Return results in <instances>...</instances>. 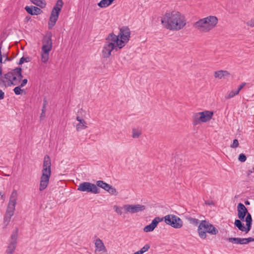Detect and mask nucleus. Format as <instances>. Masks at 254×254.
Returning <instances> with one entry per match:
<instances>
[{"instance_id": "6e6d98bb", "label": "nucleus", "mask_w": 254, "mask_h": 254, "mask_svg": "<svg viewBox=\"0 0 254 254\" xmlns=\"http://www.w3.org/2000/svg\"><path fill=\"white\" fill-rule=\"evenodd\" d=\"M252 173H253L252 171L249 170L248 173V175H250V174H252Z\"/></svg>"}, {"instance_id": "f704fd0d", "label": "nucleus", "mask_w": 254, "mask_h": 254, "mask_svg": "<svg viewBox=\"0 0 254 254\" xmlns=\"http://www.w3.org/2000/svg\"><path fill=\"white\" fill-rule=\"evenodd\" d=\"M238 94H239V91H231L228 94V95L225 97V98L227 99H230Z\"/></svg>"}, {"instance_id": "49530a36", "label": "nucleus", "mask_w": 254, "mask_h": 254, "mask_svg": "<svg viewBox=\"0 0 254 254\" xmlns=\"http://www.w3.org/2000/svg\"><path fill=\"white\" fill-rule=\"evenodd\" d=\"M205 204L207 205H214V203L213 202V201L212 200H209L208 201H205Z\"/></svg>"}, {"instance_id": "7ed1b4c3", "label": "nucleus", "mask_w": 254, "mask_h": 254, "mask_svg": "<svg viewBox=\"0 0 254 254\" xmlns=\"http://www.w3.org/2000/svg\"><path fill=\"white\" fill-rule=\"evenodd\" d=\"M115 37L111 35L110 33L105 38V42L101 52L102 56L104 59L109 58L111 56L112 51H118L122 49L118 42L117 39H115Z\"/></svg>"}, {"instance_id": "de8ad7c7", "label": "nucleus", "mask_w": 254, "mask_h": 254, "mask_svg": "<svg viewBox=\"0 0 254 254\" xmlns=\"http://www.w3.org/2000/svg\"><path fill=\"white\" fill-rule=\"evenodd\" d=\"M246 243H247V244H248L250 242H254V238H251V237H249V238H246Z\"/></svg>"}, {"instance_id": "79ce46f5", "label": "nucleus", "mask_w": 254, "mask_h": 254, "mask_svg": "<svg viewBox=\"0 0 254 254\" xmlns=\"http://www.w3.org/2000/svg\"><path fill=\"white\" fill-rule=\"evenodd\" d=\"M189 220L191 223L194 225H197L199 222V220L198 219L193 218H189Z\"/></svg>"}, {"instance_id": "09e8293b", "label": "nucleus", "mask_w": 254, "mask_h": 254, "mask_svg": "<svg viewBox=\"0 0 254 254\" xmlns=\"http://www.w3.org/2000/svg\"><path fill=\"white\" fill-rule=\"evenodd\" d=\"M4 92L0 89V100L3 99L4 98Z\"/></svg>"}, {"instance_id": "a19ab883", "label": "nucleus", "mask_w": 254, "mask_h": 254, "mask_svg": "<svg viewBox=\"0 0 254 254\" xmlns=\"http://www.w3.org/2000/svg\"><path fill=\"white\" fill-rule=\"evenodd\" d=\"M239 141H238V139H235L233 140V143L231 145V147L235 148L238 147L239 146Z\"/></svg>"}, {"instance_id": "8fccbe9b", "label": "nucleus", "mask_w": 254, "mask_h": 254, "mask_svg": "<svg viewBox=\"0 0 254 254\" xmlns=\"http://www.w3.org/2000/svg\"><path fill=\"white\" fill-rule=\"evenodd\" d=\"M246 85L245 83H243L242 84H241L239 87H238V89L237 91H239V92L244 87V86Z\"/></svg>"}, {"instance_id": "6e6552de", "label": "nucleus", "mask_w": 254, "mask_h": 254, "mask_svg": "<svg viewBox=\"0 0 254 254\" xmlns=\"http://www.w3.org/2000/svg\"><path fill=\"white\" fill-rule=\"evenodd\" d=\"M110 34L115 37V39L117 38L116 41L122 48H123L129 41L130 31L127 26H123L120 29V32L118 35H115L114 33H111Z\"/></svg>"}, {"instance_id": "c756f323", "label": "nucleus", "mask_w": 254, "mask_h": 254, "mask_svg": "<svg viewBox=\"0 0 254 254\" xmlns=\"http://www.w3.org/2000/svg\"><path fill=\"white\" fill-rule=\"evenodd\" d=\"M107 191L112 195H117L118 194L116 189L111 185L109 186V188H108Z\"/></svg>"}, {"instance_id": "39448f33", "label": "nucleus", "mask_w": 254, "mask_h": 254, "mask_svg": "<svg viewBox=\"0 0 254 254\" xmlns=\"http://www.w3.org/2000/svg\"><path fill=\"white\" fill-rule=\"evenodd\" d=\"M21 71V68L16 67L4 75V78L7 80L8 86L16 85L20 83L23 77Z\"/></svg>"}, {"instance_id": "a18cd8bd", "label": "nucleus", "mask_w": 254, "mask_h": 254, "mask_svg": "<svg viewBox=\"0 0 254 254\" xmlns=\"http://www.w3.org/2000/svg\"><path fill=\"white\" fill-rule=\"evenodd\" d=\"M27 83V79H24L22 80V82L21 83L20 87H24Z\"/></svg>"}, {"instance_id": "c85d7f7f", "label": "nucleus", "mask_w": 254, "mask_h": 254, "mask_svg": "<svg viewBox=\"0 0 254 254\" xmlns=\"http://www.w3.org/2000/svg\"><path fill=\"white\" fill-rule=\"evenodd\" d=\"M112 3L111 0H101L98 3V5L101 8H104L107 7Z\"/></svg>"}, {"instance_id": "f8f14e48", "label": "nucleus", "mask_w": 254, "mask_h": 254, "mask_svg": "<svg viewBox=\"0 0 254 254\" xmlns=\"http://www.w3.org/2000/svg\"><path fill=\"white\" fill-rule=\"evenodd\" d=\"M125 213H136L144 211L145 209V206L141 204H125L123 206Z\"/></svg>"}, {"instance_id": "58836bf2", "label": "nucleus", "mask_w": 254, "mask_h": 254, "mask_svg": "<svg viewBox=\"0 0 254 254\" xmlns=\"http://www.w3.org/2000/svg\"><path fill=\"white\" fill-rule=\"evenodd\" d=\"M150 245L148 244H146L139 251H141V253L143 254L145 252H147L150 249Z\"/></svg>"}, {"instance_id": "72a5a7b5", "label": "nucleus", "mask_w": 254, "mask_h": 254, "mask_svg": "<svg viewBox=\"0 0 254 254\" xmlns=\"http://www.w3.org/2000/svg\"><path fill=\"white\" fill-rule=\"evenodd\" d=\"M31 61V58L29 57H22L20 60H19V63L18 64H22L23 63H24V62H29Z\"/></svg>"}, {"instance_id": "423d86ee", "label": "nucleus", "mask_w": 254, "mask_h": 254, "mask_svg": "<svg viewBox=\"0 0 254 254\" xmlns=\"http://www.w3.org/2000/svg\"><path fill=\"white\" fill-rule=\"evenodd\" d=\"M17 193L16 190H13L10 195L6 214L4 218V223L6 225L9 223L11 217L13 215L15 209Z\"/></svg>"}, {"instance_id": "473e14b6", "label": "nucleus", "mask_w": 254, "mask_h": 254, "mask_svg": "<svg viewBox=\"0 0 254 254\" xmlns=\"http://www.w3.org/2000/svg\"><path fill=\"white\" fill-rule=\"evenodd\" d=\"M20 85L15 87L14 89V92L16 95H20L22 94V92L23 91V90L21 89Z\"/></svg>"}, {"instance_id": "2f4dec72", "label": "nucleus", "mask_w": 254, "mask_h": 254, "mask_svg": "<svg viewBox=\"0 0 254 254\" xmlns=\"http://www.w3.org/2000/svg\"><path fill=\"white\" fill-rule=\"evenodd\" d=\"M141 134V131L139 130H137L136 129L133 128L132 129V137L134 138H137L139 137V136Z\"/></svg>"}, {"instance_id": "4c0bfd02", "label": "nucleus", "mask_w": 254, "mask_h": 254, "mask_svg": "<svg viewBox=\"0 0 254 254\" xmlns=\"http://www.w3.org/2000/svg\"><path fill=\"white\" fill-rule=\"evenodd\" d=\"M246 156L244 154L241 153L239 155L238 157V160L239 161L241 162H244L246 161Z\"/></svg>"}, {"instance_id": "0eeeda50", "label": "nucleus", "mask_w": 254, "mask_h": 254, "mask_svg": "<svg viewBox=\"0 0 254 254\" xmlns=\"http://www.w3.org/2000/svg\"><path fill=\"white\" fill-rule=\"evenodd\" d=\"M207 232L212 235H216L218 233V231L208 221L202 220L198 228V233L199 237L202 239L206 238Z\"/></svg>"}, {"instance_id": "9b49d317", "label": "nucleus", "mask_w": 254, "mask_h": 254, "mask_svg": "<svg viewBox=\"0 0 254 254\" xmlns=\"http://www.w3.org/2000/svg\"><path fill=\"white\" fill-rule=\"evenodd\" d=\"M18 232V229L17 228H16L13 231L10 236V239L9 241L8 245L6 250V254H13L17 244Z\"/></svg>"}, {"instance_id": "bb28decb", "label": "nucleus", "mask_w": 254, "mask_h": 254, "mask_svg": "<svg viewBox=\"0 0 254 254\" xmlns=\"http://www.w3.org/2000/svg\"><path fill=\"white\" fill-rule=\"evenodd\" d=\"M34 4L43 8L45 6L46 3L45 0H30Z\"/></svg>"}, {"instance_id": "a211bd4d", "label": "nucleus", "mask_w": 254, "mask_h": 254, "mask_svg": "<svg viewBox=\"0 0 254 254\" xmlns=\"http://www.w3.org/2000/svg\"><path fill=\"white\" fill-rule=\"evenodd\" d=\"M76 119L79 122L76 126V129L79 131L83 129H85L87 127L86 122L80 118L79 116H77Z\"/></svg>"}, {"instance_id": "aec40b11", "label": "nucleus", "mask_w": 254, "mask_h": 254, "mask_svg": "<svg viewBox=\"0 0 254 254\" xmlns=\"http://www.w3.org/2000/svg\"><path fill=\"white\" fill-rule=\"evenodd\" d=\"M201 118L202 117L201 112L196 113L194 114L192 117L193 125L194 126H196L201 123H203Z\"/></svg>"}, {"instance_id": "c9c22d12", "label": "nucleus", "mask_w": 254, "mask_h": 254, "mask_svg": "<svg viewBox=\"0 0 254 254\" xmlns=\"http://www.w3.org/2000/svg\"><path fill=\"white\" fill-rule=\"evenodd\" d=\"M246 222V226H245V233H248L251 229L252 222Z\"/></svg>"}, {"instance_id": "603ef678", "label": "nucleus", "mask_w": 254, "mask_h": 254, "mask_svg": "<svg viewBox=\"0 0 254 254\" xmlns=\"http://www.w3.org/2000/svg\"><path fill=\"white\" fill-rule=\"evenodd\" d=\"M12 60V59H11L10 58H9L8 56H6L5 57V59L4 60V63L6 62V61H10Z\"/></svg>"}, {"instance_id": "f03ea898", "label": "nucleus", "mask_w": 254, "mask_h": 254, "mask_svg": "<svg viewBox=\"0 0 254 254\" xmlns=\"http://www.w3.org/2000/svg\"><path fill=\"white\" fill-rule=\"evenodd\" d=\"M218 23V19L214 16H209L200 19L193 24V27L202 33H206L212 30Z\"/></svg>"}, {"instance_id": "20e7f679", "label": "nucleus", "mask_w": 254, "mask_h": 254, "mask_svg": "<svg viewBox=\"0 0 254 254\" xmlns=\"http://www.w3.org/2000/svg\"><path fill=\"white\" fill-rule=\"evenodd\" d=\"M51 174V160L49 155L44 158L42 174L40 178L39 190L42 191L48 186Z\"/></svg>"}, {"instance_id": "4be33fe9", "label": "nucleus", "mask_w": 254, "mask_h": 254, "mask_svg": "<svg viewBox=\"0 0 254 254\" xmlns=\"http://www.w3.org/2000/svg\"><path fill=\"white\" fill-rule=\"evenodd\" d=\"M63 4L64 2L62 0H58L52 11H54L55 13L59 14Z\"/></svg>"}, {"instance_id": "cd10ccee", "label": "nucleus", "mask_w": 254, "mask_h": 254, "mask_svg": "<svg viewBox=\"0 0 254 254\" xmlns=\"http://www.w3.org/2000/svg\"><path fill=\"white\" fill-rule=\"evenodd\" d=\"M48 104V102L46 98H44L43 100V105L42 109V113L41 114L40 118L41 119L45 118L46 117V107Z\"/></svg>"}, {"instance_id": "b1692460", "label": "nucleus", "mask_w": 254, "mask_h": 254, "mask_svg": "<svg viewBox=\"0 0 254 254\" xmlns=\"http://www.w3.org/2000/svg\"><path fill=\"white\" fill-rule=\"evenodd\" d=\"M49 52L47 50H42L41 61L46 63L49 60Z\"/></svg>"}, {"instance_id": "1a4fd4ad", "label": "nucleus", "mask_w": 254, "mask_h": 254, "mask_svg": "<svg viewBox=\"0 0 254 254\" xmlns=\"http://www.w3.org/2000/svg\"><path fill=\"white\" fill-rule=\"evenodd\" d=\"M162 218H163L166 224L174 228L180 229L183 226V222L182 219L174 214L167 215Z\"/></svg>"}, {"instance_id": "a878e982", "label": "nucleus", "mask_w": 254, "mask_h": 254, "mask_svg": "<svg viewBox=\"0 0 254 254\" xmlns=\"http://www.w3.org/2000/svg\"><path fill=\"white\" fill-rule=\"evenodd\" d=\"M96 185L97 187L101 188L106 191L110 186V185L104 182L103 181H97Z\"/></svg>"}, {"instance_id": "7c9ffc66", "label": "nucleus", "mask_w": 254, "mask_h": 254, "mask_svg": "<svg viewBox=\"0 0 254 254\" xmlns=\"http://www.w3.org/2000/svg\"><path fill=\"white\" fill-rule=\"evenodd\" d=\"M227 240L233 244H241V238H229Z\"/></svg>"}, {"instance_id": "f257e3e1", "label": "nucleus", "mask_w": 254, "mask_h": 254, "mask_svg": "<svg viewBox=\"0 0 254 254\" xmlns=\"http://www.w3.org/2000/svg\"><path fill=\"white\" fill-rule=\"evenodd\" d=\"M164 27L170 30L182 29L186 24L185 16L178 11L166 13L161 19Z\"/></svg>"}, {"instance_id": "3c124183", "label": "nucleus", "mask_w": 254, "mask_h": 254, "mask_svg": "<svg viewBox=\"0 0 254 254\" xmlns=\"http://www.w3.org/2000/svg\"><path fill=\"white\" fill-rule=\"evenodd\" d=\"M241 245L247 244L246 238H241Z\"/></svg>"}, {"instance_id": "4d7b16f0", "label": "nucleus", "mask_w": 254, "mask_h": 254, "mask_svg": "<svg viewBox=\"0 0 254 254\" xmlns=\"http://www.w3.org/2000/svg\"><path fill=\"white\" fill-rule=\"evenodd\" d=\"M114 0H111L112 3L114 1Z\"/></svg>"}, {"instance_id": "9d476101", "label": "nucleus", "mask_w": 254, "mask_h": 254, "mask_svg": "<svg viewBox=\"0 0 254 254\" xmlns=\"http://www.w3.org/2000/svg\"><path fill=\"white\" fill-rule=\"evenodd\" d=\"M77 190L81 191H86L94 194L99 193L100 190L94 184L89 182H83L79 184Z\"/></svg>"}, {"instance_id": "f3484780", "label": "nucleus", "mask_w": 254, "mask_h": 254, "mask_svg": "<svg viewBox=\"0 0 254 254\" xmlns=\"http://www.w3.org/2000/svg\"><path fill=\"white\" fill-rule=\"evenodd\" d=\"M59 15V14L56 13L54 11H52L48 23L49 29H52L55 25L58 19Z\"/></svg>"}, {"instance_id": "6ab92c4d", "label": "nucleus", "mask_w": 254, "mask_h": 254, "mask_svg": "<svg viewBox=\"0 0 254 254\" xmlns=\"http://www.w3.org/2000/svg\"><path fill=\"white\" fill-rule=\"evenodd\" d=\"M201 114L202 122L205 123L209 121L212 119L213 112L209 111H205L203 112H201Z\"/></svg>"}, {"instance_id": "4468645a", "label": "nucleus", "mask_w": 254, "mask_h": 254, "mask_svg": "<svg viewBox=\"0 0 254 254\" xmlns=\"http://www.w3.org/2000/svg\"><path fill=\"white\" fill-rule=\"evenodd\" d=\"M237 210L238 218L240 220L244 221L247 213L248 212L247 208L243 203H239L237 206Z\"/></svg>"}, {"instance_id": "412c9836", "label": "nucleus", "mask_w": 254, "mask_h": 254, "mask_svg": "<svg viewBox=\"0 0 254 254\" xmlns=\"http://www.w3.org/2000/svg\"><path fill=\"white\" fill-rule=\"evenodd\" d=\"M229 75V72L226 70H218L214 72V77L217 78L222 79L226 76Z\"/></svg>"}, {"instance_id": "864d4df0", "label": "nucleus", "mask_w": 254, "mask_h": 254, "mask_svg": "<svg viewBox=\"0 0 254 254\" xmlns=\"http://www.w3.org/2000/svg\"><path fill=\"white\" fill-rule=\"evenodd\" d=\"M133 254H142L141 253V251H138L134 253Z\"/></svg>"}, {"instance_id": "2eb2a0df", "label": "nucleus", "mask_w": 254, "mask_h": 254, "mask_svg": "<svg viewBox=\"0 0 254 254\" xmlns=\"http://www.w3.org/2000/svg\"><path fill=\"white\" fill-rule=\"evenodd\" d=\"M52 48V41L51 36H45L43 40V46L42 50H47L50 51Z\"/></svg>"}, {"instance_id": "5701e85b", "label": "nucleus", "mask_w": 254, "mask_h": 254, "mask_svg": "<svg viewBox=\"0 0 254 254\" xmlns=\"http://www.w3.org/2000/svg\"><path fill=\"white\" fill-rule=\"evenodd\" d=\"M234 225L239 230L245 232V226L244 224L242 222L241 220L236 219L234 222Z\"/></svg>"}, {"instance_id": "c03bdc74", "label": "nucleus", "mask_w": 254, "mask_h": 254, "mask_svg": "<svg viewBox=\"0 0 254 254\" xmlns=\"http://www.w3.org/2000/svg\"><path fill=\"white\" fill-rule=\"evenodd\" d=\"M247 24L251 27H254V19L251 20L247 22Z\"/></svg>"}, {"instance_id": "dca6fc26", "label": "nucleus", "mask_w": 254, "mask_h": 254, "mask_svg": "<svg viewBox=\"0 0 254 254\" xmlns=\"http://www.w3.org/2000/svg\"><path fill=\"white\" fill-rule=\"evenodd\" d=\"M25 9L29 14L32 15H37L41 14L42 12V10L40 8L34 6H26Z\"/></svg>"}, {"instance_id": "ea45409f", "label": "nucleus", "mask_w": 254, "mask_h": 254, "mask_svg": "<svg viewBox=\"0 0 254 254\" xmlns=\"http://www.w3.org/2000/svg\"><path fill=\"white\" fill-rule=\"evenodd\" d=\"M2 66H1V64H0V84H1V83L5 84V81L4 79V77H2Z\"/></svg>"}, {"instance_id": "393cba45", "label": "nucleus", "mask_w": 254, "mask_h": 254, "mask_svg": "<svg viewBox=\"0 0 254 254\" xmlns=\"http://www.w3.org/2000/svg\"><path fill=\"white\" fill-rule=\"evenodd\" d=\"M95 244L96 247L99 251L106 250L105 247L103 243L102 242V240H101L100 239H97L96 240Z\"/></svg>"}, {"instance_id": "5fc2aeb1", "label": "nucleus", "mask_w": 254, "mask_h": 254, "mask_svg": "<svg viewBox=\"0 0 254 254\" xmlns=\"http://www.w3.org/2000/svg\"><path fill=\"white\" fill-rule=\"evenodd\" d=\"M245 203L246 205H250V202L248 200L245 201Z\"/></svg>"}, {"instance_id": "37998d69", "label": "nucleus", "mask_w": 254, "mask_h": 254, "mask_svg": "<svg viewBox=\"0 0 254 254\" xmlns=\"http://www.w3.org/2000/svg\"><path fill=\"white\" fill-rule=\"evenodd\" d=\"M246 215H247V216H246V218L245 219V221L249 222H252L253 220H252V218L251 214L250 213L248 212Z\"/></svg>"}, {"instance_id": "e433bc0d", "label": "nucleus", "mask_w": 254, "mask_h": 254, "mask_svg": "<svg viewBox=\"0 0 254 254\" xmlns=\"http://www.w3.org/2000/svg\"><path fill=\"white\" fill-rule=\"evenodd\" d=\"M114 209H115V211L116 212V213L119 215H121L122 214V209H123V207L122 208L117 205H114Z\"/></svg>"}, {"instance_id": "ddd939ff", "label": "nucleus", "mask_w": 254, "mask_h": 254, "mask_svg": "<svg viewBox=\"0 0 254 254\" xmlns=\"http://www.w3.org/2000/svg\"><path fill=\"white\" fill-rule=\"evenodd\" d=\"M163 220V218H161L159 217H155L152 221L151 223L149 225H147L144 227L143 231L145 232H149L153 231L157 226L158 223L161 222Z\"/></svg>"}]
</instances>
